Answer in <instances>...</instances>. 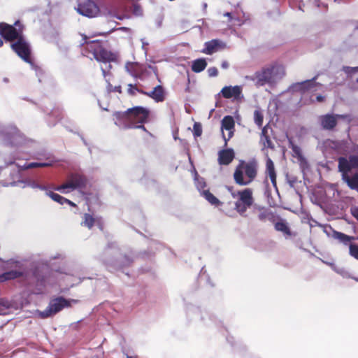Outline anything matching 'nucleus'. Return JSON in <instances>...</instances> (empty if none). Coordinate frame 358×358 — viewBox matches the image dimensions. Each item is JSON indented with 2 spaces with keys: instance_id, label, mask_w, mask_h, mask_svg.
Here are the masks:
<instances>
[{
  "instance_id": "nucleus-50",
  "label": "nucleus",
  "mask_w": 358,
  "mask_h": 358,
  "mask_svg": "<svg viewBox=\"0 0 358 358\" xmlns=\"http://www.w3.org/2000/svg\"><path fill=\"white\" fill-rule=\"evenodd\" d=\"M118 29L122 30V31H129V29L127 27H120Z\"/></svg>"
},
{
  "instance_id": "nucleus-42",
  "label": "nucleus",
  "mask_w": 358,
  "mask_h": 358,
  "mask_svg": "<svg viewBox=\"0 0 358 358\" xmlns=\"http://www.w3.org/2000/svg\"><path fill=\"white\" fill-rule=\"evenodd\" d=\"M134 13L136 15H141L142 14V8L138 5L134 6Z\"/></svg>"
},
{
  "instance_id": "nucleus-48",
  "label": "nucleus",
  "mask_w": 358,
  "mask_h": 358,
  "mask_svg": "<svg viewBox=\"0 0 358 358\" xmlns=\"http://www.w3.org/2000/svg\"><path fill=\"white\" fill-rule=\"evenodd\" d=\"M114 90H115V92H119V93H121V92H122V91H121V86L115 87Z\"/></svg>"
},
{
  "instance_id": "nucleus-7",
  "label": "nucleus",
  "mask_w": 358,
  "mask_h": 358,
  "mask_svg": "<svg viewBox=\"0 0 358 358\" xmlns=\"http://www.w3.org/2000/svg\"><path fill=\"white\" fill-rule=\"evenodd\" d=\"M231 196L233 198L238 197L235 202V208L240 215H243L253 203L252 190L248 188L243 191L231 192Z\"/></svg>"
},
{
  "instance_id": "nucleus-10",
  "label": "nucleus",
  "mask_w": 358,
  "mask_h": 358,
  "mask_svg": "<svg viewBox=\"0 0 358 358\" xmlns=\"http://www.w3.org/2000/svg\"><path fill=\"white\" fill-rule=\"evenodd\" d=\"M0 135L2 136L6 143L15 145H19L22 138L19 131L13 126L8 127L6 129H3L0 126Z\"/></svg>"
},
{
  "instance_id": "nucleus-1",
  "label": "nucleus",
  "mask_w": 358,
  "mask_h": 358,
  "mask_svg": "<svg viewBox=\"0 0 358 358\" xmlns=\"http://www.w3.org/2000/svg\"><path fill=\"white\" fill-rule=\"evenodd\" d=\"M23 27L19 21L14 26L6 23H0V35L8 41H16L11 44V48L25 62L32 64L30 55L31 48L29 43L22 35Z\"/></svg>"
},
{
  "instance_id": "nucleus-49",
  "label": "nucleus",
  "mask_w": 358,
  "mask_h": 358,
  "mask_svg": "<svg viewBox=\"0 0 358 358\" xmlns=\"http://www.w3.org/2000/svg\"><path fill=\"white\" fill-rule=\"evenodd\" d=\"M316 99H317V101H323L324 97L320 95V96H317Z\"/></svg>"
},
{
  "instance_id": "nucleus-3",
  "label": "nucleus",
  "mask_w": 358,
  "mask_h": 358,
  "mask_svg": "<svg viewBox=\"0 0 358 358\" xmlns=\"http://www.w3.org/2000/svg\"><path fill=\"white\" fill-rule=\"evenodd\" d=\"M84 48L92 53L97 62L103 63V65H101V69L103 76L106 78L111 68L110 63L116 59V55L104 48L98 41L86 42Z\"/></svg>"
},
{
  "instance_id": "nucleus-56",
  "label": "nucleus",
  "mask_w": 358,
  "mask_h": 358,
  "mask_svg": "<svg viewBox=\"0 0 358 358\" xmlns=\"http://www.w3.org/2000/svg\"><path fill=\"white\" fill-rule=\"evenodd\" d=\"M127 358H131V357H130L127 356Z\"/></svg>"
},
{
  "instance_id": "nucleus-45",
  "label": "nucleus",
  "mask_w": 358,
  "mask_h": 358,
  "mask_svg": "<svg viewBox=\"0 0 358 358\" xmlns=\"http://www.w3.org/2000/svg\"><path fill=\"white\" fill-rule=\"evenodd\" d=\"M352 215L358 220V208L352 210Z\"/></svg>"
},
{
  "instance_id": "nucleus-31",
  "label": "nucleus",
  "mask_w": 358,
  "mask_h": 358,
  "mask_svg": "<svg viewBox=\"0 0 358 358\" xmlns=\"http://www.w3.org/2000/svg\"><path fill=\"white\" fill-rule=\"evenodd\" d=\"M53 162H54L53 160H50L48 162H45V163H29V164H27L26 166V168L30 169V168H34V167L50 166L53 164Z\"/></svg>"
},
{
  "instance_id": "nucleus-28",
  "label": "nucleus",
  "mask_w": 358,
  "mask_h": 358,
  "mask_svg": "<svg viewBox=\"0 0 358 358\" xmlns=\"http://www.w3.org/2000/svg\"><path fill=\"white\" fill-rule=\"evenodd\" d=\"M201 195L212 205L217 206L220 203V201L208 190H203Z\"/></svg>"
},
{
  "instance_id": "nucleus-55",
  "label": "nucleus",
  "mask_w": 358,
  "mask_h": 358,
  "mask_svg": "<svg viewBox=\"0 0 358 358\" xmlns=\"http://www.w3.org/2000/svg\"><path fill=\"white\" fill-rule=\"evenodd\" d=\"M203 7L206 8L207 7V4L206 3H204L203 4Z\"/></svg>"
},
{
  "instance_id": "nucleus-35",
  "label": "nucleus",
  "mask_w": 358,
  "mask_h": 358,
  "mask_svg": "<svg viewBox=\"0 0 358 358\" xmlns=\"http://www.w3.org/2000/svg\"><path fill=\"white\" fill-rule=\"evenodd\" d=\"M140 91H143V90L138 89L136 85H134L132 84L128 85L127 92L129 94L134 96L136 94V92L140 93Z\"/></svg>"
},
{
  "instance_id": "nucleus-20",
  "label": "nucleus",
  "mask_w": 358,
  "mask_h": 358,
  "mask_svg": "<svg viewBox=\"0 0 358 358\" xmlns=\"http://www.w3.org/2000/svg\"><path fill=\"white\" fill-rule=\"evenodd\" d=\"M338 169L342 173V179H344L352 169L350 162L345 157H340L338 159Z\"/></svg>"
},
{
  "instance_id": "nucleus-51",
  "label": "nucleus",
  "mask_w": 358,
  "mask_h": 358,
  "mask_svg": "<svg viewBox=\"0 0 358 358\" xmlns=\"http://www.w3.org/2000/svg\"><path fill=\"white\" fill-rule=\"evenodd\" d=\"M303 6V4H302L301 2H299V6H298L299 9L303 10V8H302Z\"/></svg>"
},
{
  "instance_id": "nucleus-2",
  "label": "nucleus",
  "mask_w": 358,
  "mask_h": 358,
  "mask_svg": "<svg viewBox=\"0 0 358 358\" xmlns=\"http://www.w3.org/2000/svg\"><path fill=\"white\" fill-rule=\"evenodd\" d=\"M149 111L141 106L128 109L125 113L114 114L115 123L120 128H141L145 130L143 124L147 120Z\"/></svg>"
},
{
  "instance_id": "nucleus-34",
  "label": "nucleus",
  "mask_w": 358,
  "mask_h": 358,
  "mask_svg": "<svg viewBox=\"0 0 358 358\" xmlns=\"http://www.w3.org/2000/svg\"><path fill=\"white\" fill-rule=\"evenodd\" d=\"M196 186L201 194L202 191L205 190L204 188L206 187V184L203 178H196Z\"/></svg>"
},
{
  "instance_id": "nucleus-24",
  "label": "nucleus",
  "mask_w": 358,
  "mask_h": 358,
  "mask_svg": "<svg viewBox=\"0 0 358 358\" xmlns=\"http://www.w3.org/2000/svg\"><path fill=\"white\" fill-rule=\"evenodd\" d=\"M22 275V272L17 271H10L0 275V282L17 278Z\"/></svg>"
},
{
  "instance_id": "nucleus-32",
  "label": "nucleus",
  "mask_w": 358,
  "mask_h": 358,
  "mask_svg": "<svg viewBox=\"0 0 358 358\" xmlns=\"http://www.w3.org/2000/svg\"><path fill=\"white\" fill-rule=\"evenodd\" d=\"M94 221L95 220L92 215L89 214H85L83 222L85 226L87 227L89 229H91L94 225Z\"/></svg>"
},
{
  "instance_id": "nucleus-13",
  "label": "nucleus",
  "mask_w": 358,
  "mask_h": 358,
  "mask_svg": "<svg viewBox=\"0 0 358 358\" xmlns=\"http://www.w3.org/2000/svg\"><path fill=\"white\" fill-rule=\"evenodd\" d=\"M221 94L226 99L233 98L235 100H240L243 98L242 87L239 85L225 86L222 89Z\"/></svg>"
},
{
  "instance_id": "nucleus-33",
  "label": "nucleus",
  "mask_w": 358,
  "mask_h": 358,
  "mask_svg": "<svg viewBox=\"0 0 358 358\" xmlns=\"http://www.w3.org/2000/svg\"><path fill=\"white\" fill-rule=\"evenodd\" d=\"M349 250L350 255L358 259V245L352 243L350 244Z\"/></svg>"
},
{
  "instance_id": "nucleus-29",
  "label": "nucleus",
  "mask_w": 358,
  "mask_h": 358,
  "mask_svg": "<svg viewBox=\"0 0 358 358\" xmlns=\"http://www.w3.org/2000/svg\"><path fill=\"white\" fill-rule=\"evenodd\" d=\"M275 229L277 231H282V233L288 236H289L291 234L289 228L285 221L277 222L275 224Z\"/></svg>"
},
{
  "instance_id": "nucleus-38",
  "label": "nucleus",
  "mask_w": 358,
  "mask_h": 358,
  "mask_svg": "<svg viewBox=\"0 0 358 358\" xmlns=\"http://www.w3.org/2000/svg\"><path fill=\"white\" fill-rule=\"evenodd\" d=\"M27 186H30L32 188H38V189H42V190L45 189V186H43V185H38L37 183H36L35 182H33V181L27 182Z\"/></svg>"
},
{
  "instance_id": "nucleus-11",
  "label": "nucleus",
  "mask_w": 358,
  "mask_h": 358,
  "mask_svg": "<svg viewBox=\"0 0 358 358\" xmlns=\"http://www.w3.org/2000/svg\"><path fill=\"white\" fill-rule=\"evenodd\" d=\"M234 125V120L231 116H225L222 120L221 128L225 145H227V142L233 136Z\"/></svg>"
},
{
  "instance_id": "nucleus-18",
  "label": "nucleus",
  "mask_w": 358,
  "mask_h": 358,
  "mask_svg": "<svg viewBox=\"0 0 358 358\" xmlns=\"http://www.w3.org/2000/svg\"><path fill=\"white\" fill-rule=\"evenodd\" d=\"M341 117V115H336V116L332 115H325L320 117V122L322 127L325 129H331L336 124V117Z\"/></svg>"
},
{
  "instance_id": "nucleus-41",
  "label": "nucleus",
  "mask_w": 358,
  "mask_h": 358,
  "mask_svg": "<svg viewBox=\"0 0 358 358\" xmlns=\"http://www.w3.org/2000/svg\"><path fill=\"white\" fill-rule=\"evenodd\" d=\"M110 16L114 17H115V18H117L118 20H124L125 18H128L129 17L128 15H126V14L118 15V14L115 13H110Z\"/></svg>"
},
{
  "instance_id": "nucleus-4",
  "label": "nucleus",
  "mask_w": 358,
  "mask_h": 358,
  "mask_svg": "<svg viewBox=\"0 0 358 358\" xmlns=\"http://www.w3.org/2000/svg\"><path fill=\"white\" fill-rule=\"evenodd\" d=\"M257 173V165L255 162L245 163L241 161L237 166L234 178L239 185H248L256 178Z\"/></svg>"
},
{
  "instance_id": "nucleus-25",
  "label": "nucleus",
  "mask_w": 358,
  "mask_h": 358,
  "mask_svg": "<svg viewBox=\"0 0 358 358\" xmlns=\"http://www.w3.org/2000/svg\"><path fill=\"white\" fill-rule=\"evenodd\" d=\"M348 185L352 189H358V173L355 174L352 177L349 175L343 179Z\"/></svg>"
},
{
  "instance_id": "nucleus-17",
  "label": "nucleus",
  "mask_w": 358,
  "mask_h": 358,
  "mask_svg": "<svg viewBox=\"0 0 358 358\" xmlns=\"http://www.w3.org/2000/svg\"><path fill=\"white\" fill-rule=\"evenodd\" d=\"M126 71L134 78L142 79V66L137 63L128 62L125 65Z\"/></svg>"
},
{
  "instance_id": "nucleus-19",
  "label": "nucleus",
  "mask_w": 358,
  "mask_h": 358,
  "mask_svg": "<svg viewBox=\"0 0 358 358\" xmlns=\"http://www.w3.org/2000/svg\"><path fill=\"white\" fill-rule=\"evenodd\" d=\"M266 173L270 178L272 185L274 187H277L276 185V173L274 167V164L270 158H267L266 162Z\"/></svg>"
},
{
  "instance_id": "nucleus-22",
  "label": "nucleus",
  "mask_w": 358,
  "mask_h": 358,
  "mask_svg": "<svg viewBox=\"0 0 358 358\" xmlns=\"http://www.w3.org/2000/svg\"><path fill=\"white\" fill-rule=\"evenodd\" d=\"M46 194L48 196H50L53 201H55L62 205H63L64 203H67L71 206H75V204L72 201H71L70 200L63 197L62 196H61L57 193H54L52 192H47Z\"/></svg>"
},
{
  "instance_id": "nucleus-58",
  "label": "nucleus",
  "mask_w": 358,
  "mask_h": 358,
  "mask_svg": "<svg viewBox=\"0 0 358 358\" xmlns=\"http://www.w3.org/2000/svg\"><path fill=\"white\" fill-rule=\"evenodd\" d=\"M357 28H358V26H357Z\"/></svg>"
},
{
  "instance_id": "nucleus-15",
  "label": "nucleus",
  "mask_w": 358,
  "mask_h": 358,
  "mask_svg": "<svg viewBox=\"0 0 358 358\" xmlns=\"http://www.w3.org/2000/svg\"><path fill=\"white\" fill-rule=\"evenodd\" d=\"M315 78L313 80H308L301 83H297L290 87L292 92H306L312 90L315 87Z\"/></svg>"
},
{
  "instance_id": "nucleus-8",
  "label": "nucleus",
  "mask_w": 358,
  "mask_h": 358,
  "mask_svg": "<svg viewBox=\"0 0 358 358\" xmlns=\"http://www.w3.org/2000/svg\"><path fill=\"white\" fill-rule=\"evenodd\" d=\"M86 182V178L83 175L72 173L68 176L67 181L65 183L56 187L55 189L62 193H67L69 192V189L73 190L84 187Z\"/></svg>"
},
{
  "instance_id": "nucleus-39",
  "label": "nucleus",
  "mask_w": 358,
  "mask_h": 358,
  "mask_svg": "<svg viewBox=\"0 0 358 358\" xmlns=\"http://www.w3.org/2000/svg\"><path fill=\"white\" fill-rule=\"evenodd\" d=\"M208 73L210 77L217 76L218 74V71L216 67H210L208 69Z\"/></svg>"
},
{
  "instance_id": "nucleus-27",
  "label": "nucleus",
  "mask_w": 358,
  "mask_h": 358,
  "mask_svg": "<svg viewBox=\"0 0 358 358\" xmlns=\"http://www.w3.org/2000/svg\"><path fill=\"white\" fill-rule=\"evenodd\" d=\"M293 152V156L298 159L299 161L301 162H305V158L303 157L302 155L301 149L299 146L294 144L292 142L290 141V146H289Z\"/></svg>"
},
{
  "instance_id": "nucleus-12",
  "label": "nucleus",
  "mask_w": 358,
  "mask_h": 358,
  "mask_svg": "<svg viewBox=\"0 0 358 358\" xmlns=\"http://www.w3.org/2000/svg\"><path fill=\"white\" fill-rule=\"evenodd\" d=\"M226 48L224 42L220 39H213L204 43V48L201 52L206 55H212Z\"/></svg>"
},
{
  "instance_id": "nucleus-5",
  "label": "nucleus",
  "mask_w": 358,
  "mask_h": 358,
  "mask_svg": "<svg viewBox=\"0 0 358 358\" xmlns=\"http://www.w3.org/2000/svg\"><path fill=\"white\" fill-rule=\"evenodd\" d=\"M283 75L284 70L281 66H273L263 68L262 70L256 71L257 87L274 83Z\"/></svg>"
},
{
  "instance_id": "nucleus-36",
  "label": "nucleus",
  "mask_w": 358,
  "mask_h": 358,
  "mask_svg": "<svg viewBox=\"0 0 358 358\" xmlns=\"http://www.w3.org/2000/svg\"><path fill=\"white\" fill-rule=\"evenodd\" d=\"M193 131H194V135L195 136H200L202 134V129H201V126L199 123H194V127H193Z\"/></svg>"
},
{
  "instance_id": "nucleus-40",
  "label": "nucleus",
  "mask_w": 358,
  "mask_h": 358,
  "mask_svg": "<svg viewBox=\"0 0 358 358\" xmlns=\"http://www.w3.org/2000/svg\"><path fill=\"white\" fill-rule=\"evenodd\" d=\"M244 79L245 80L252 81L254 83V84L255 85V86H257L256 72L254 74L251 75V76H244Z\"/></svg>"
},
{
  "instance_id": "nucleus-9",
  "label": "nucleus",
  "mask_w": 358,
  "mask_h": 358,
  "mask_svg": "<svg viewBox=\"0 0 358 358\" xmlns=\"http://www.w3.org/2000/svg\"><path fill=\"white\" fill-rule=\"evenodd\" d=\"M77 12L87 17H95L99 13V8L92 0H78Z\"/></svg>"
},
{
  "instance_id": "nucleus-37",
  "label": "nucleus",
  "mask_w": 358,
  "mask_h": 358,
  "mask_svg": "<svg viewBox=\"0 0 358 358\" xmlns=\"http://www.w3.org/2000/svg\"><path fill=\"white\" fill-rule=\"evenodd\" d=\"M349 162H350V166L352 168L358 167V156L352 155L349 157Z\"/></svg>"
},
{
  "instance_id": "nucleus-54",
  "label": "nucleus",
  "mask_w": 358,
  "mask_h": 358,
  "mask_svg": "<svg viewBox=\"0 0 358 358\" xmlns=\"http://www.w3.org/2000/svg\"><path fill=\"white\" fill-rule=\"evenodd\" d=\"M3 309L1 308V304L0 303V315L2 314Z\"/></svg>"
},
{
  "instance_id": "nucleus-44",
  "label": "nucleus",
  "mask_w": 358,
  "mask_h": 358,
  "mask_svg": "<svg viewBox=\"0 0 358 358\" xmlns=\"http://www.w3.org/2000/svg\"><path fill=\"white\" fill-rule=\"evenodd\" d=\"M266 217V215L265 213H261L258 215V218L259 220H264Z\"/></svg>"
},
{
  "instance_id": "nucleus-21",
  "label": "nucleus",
  "mask_w": 358,
  "mask_h": 358,
  "mask_svg": "<svg viewBox=\"0 0 358 358\" xmlns=\"http://www.w3.org/2000/svg\"><path fill=\"white\" fill-rule=\"evenodd\" d=\"M207 66L206 59L199 58L192 62V70L195 73H200L203 71Z\"/></svg>"
},
{
  "instance_id": "nucleus-16",
  "label": "nucleus",
  "mask_w": 358,
  "mask_h": 358,
  "mask_svg": "<svg viewBox=\"0 0 358 358\" xmlns=\"http://www.w3.org/2000/svg\"><path fill=\"white\" fill-rule=\"evenodd\" d=\"M235 157L233 149L220 150L218 152V162L220 165H229Z\"/></svg>"
},
{
  "instance_id": "nucleus-23",
  "label": "nucleus",
  "mask_w": 358,
  "mask_h": 358,
  "mask_svg": "<svg viewBox=\"0 0 358 358\" xmlns=\"http://www.w3.org/2000/svg\"><path fill=\"white\" fill-rule=\"evenodd\" d=\"M332 236L334 238L338 240L341 243L348 245L351 240L353 239V237L348 236L343 233L338 232L333 230Z\"/></svg>"
},
{
  "instance_id": "nucleus-52",
  "label": "nucleus",
  "mask_w": 358,
  "mask_h": 358,
  "mask_svg": "<svg viewBox=\"0 0 358 358\" xmlns=\"http://www.w3.org/2000/svg\"><path fill=\"white\" fill-rule=\"evenodd\" d=\"M313 1H314L315 3L317 5V7L320 6V4L319 3L317 0H313Z\"/></svg>"
},
{
  "instance_id": "nucleus-30",
  "label": "nucleus",
  "mask_w": 358,
  "mask_h": 358,
  "mask_svg": "<svg viewBox=\"0 0 358 358\" xmlns=\"http://www.w3.org/2000/svg\"><path fill=\"white\" fill-rule=\"evenodd\" d=\"M263 118H264V117H263V115L261 111H259V110H255L254 120H255V124L257 126L261 127L262 125Z\"/></svg>"
},
{
  "instance_id": "nucleus-6",
  "label": "nucleus",
  "mask_w": 358,
  "mask_h": 358,
  "mask_svg": "<svg viewBox=\"0 0 358 358\" xmlns=\"http://www.w3.org/2000/svg\"><path fill=\"white\" fill-rule=\"evenodd\" d=\"M76 303V300H67L62 296L50 300L48 306L43 311H38L41 318L52 317L61 311L63 308L71 306V303Z\"/></svg>"
},
{
  "instance_id": "nucleus-43",
  "label": "nucleus",
  "mask_w": 358,
  "mask_h": 358,
  "mask_svg": "<svg viewBox=\"0 0 358 358\" xmlns=\"http://www.w3.org/2000/svg\"><path fill=\"white\" fill-rule=\"evenodd\" d=\"M334 270L343 276H347L348 275V273L343 268H336L335 266H334Z\"/></svg>"
},
{
  "instance_id": "nucleus-47",
  "label": "nucleus",
  "mask_w": 358,
  "mask_h": 358,
  "mask_svg": "<svg viewBox=\"0 0 358 358\" xmlns=\"http://www.w3.org/2000/svg\"><path fill=\"white\" fill-rule=\"evenodd\" d=\"M224 16L229 17V20L231 19V13L227 12L224 14Z\"/></svg>"
},
{
  "instance_id": "nucleus-53",
  "label": "nucleus",
  "mask_w": 358,
  "mask_h": 358,
  "mask_svg": "<svg viewBox=\"0 0 358 358\" xmlns=\"http://www.w3.org/2000/svg\"><path fill=\"white\" fill-rule=\"evenodd\" d=\"M3 44V41L1 38H0V47H1Z\"/></svg>"
},
{
  "instance_id": "nucleus-14",
  "label": "nucleus",
  "mask_w": 358,
  "mask_h": 358,
  "mask_svg": "<svg viewBox=\"0 0 358 358\" xmlns=\"http://www.w3.org/2000/svg\"><path fill=\"white\" fill-rule=\"evenodd\" d=\"M140 93L152 98L156 102H162L165 99V92L162 85L156 86L150 92L140 91Z\"/></svg>"
},
{
  "instance_id": "nucleus-57",
  "label": "nucleus",
  "mask_w": 358,
  "mask_h": 358,
  "mask_svg": "<svg viewBox=\"0 0 358 358\" xmlns=\"http://www.w3.org/2000/svg\"><path fill=\"white\" fill-rule=\"evenodd\" d=\"M357 83H358V79L357 80Z\"/></svg>"
},
{
  "instance_id": "nucleus-46",
  "label": "nucleus",
  "mask_w": 358,
  "mask_h": 358,
  "mask_svg": "<svg viewBox=\"0 0 358 358\" xmlns=\"http://www.w3.org/2000/svg\"><path fill=\"white\" fill-rule=\"evenodd\" d=\"M221 66L223 69H227L229 67V64L227 61H224L222 62Z\"/></svg>"
},
{
  "instance_id": "nucleus-26",
  "label": "nucleus",
  "mask_w": 358,
  "mask_h": 358,
  "mask_svg": "<svg viewBox=\"0 0 358 358\" xmlns=\"http://www.w3.org/2000/svg\"><path fill=\"white\" fill-rule=\"evenodd\" d=\"M267 127H264L262 129L261 133V142L264 145V147L272 148V142L267 134Z\"/></svg>"
}]
</instances>
